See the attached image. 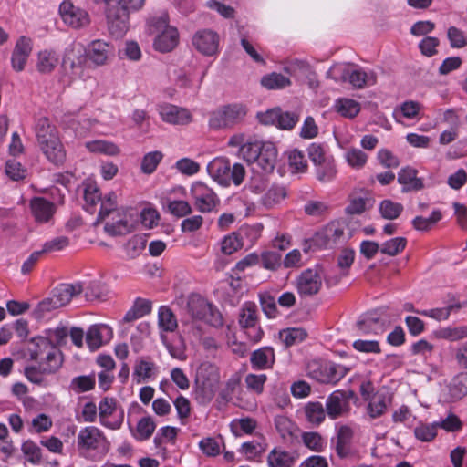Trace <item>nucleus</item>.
<instances>
[{"label":"nucleus","mask_w":467,"mask_h":467,"mask_svg":"<svg viewBox=\"0 0 467 467\" xmlns=\"http://www.w3.org/2000/svg\"><path fill=\"white\" fill-rule=\"evenodd\" d=\"M84 208L90 213L98 210L95 224L106 221L104 230L112 236L124 235L130 232V225L122 215L117 205V195L114 192L104 197L96 182H87L84 184Z\"/></svg>","instance_id":"nucleus-1"},{"label":"nucleus","mask_w":467,"mask_h":467,"mask_svg":"<svg viewBox=\"0 0 467 467\" xmlns=\"http://www.w3.org/2000/svg\"><path fill=\"white\" fill-rule=\"evenodd\" d=\"M221 381L220 368L210 361L202 362L196 368L194 379L195 399L200 404L210 403Z\"/></svg>","instance_id":"nucleus-2"},{"label":"nucleus","mask_w":467,"mask_h":467,"mask_svg":"<svg viewBox=\"0 0 467 467\" xmlns=\"http://www.w3.org/2000/svg\"><path fill=\"white\" fill-rule=\"evenodd\" d=\"M248 108L240 102L218 107L210 113L208 125L211 130H230L244 122Z\"/></svg>","instance_id":"nucleus-3"},{"label":"nucleus","mask_w":467,"mask_h":467,"mask_svg":"<svg viewBox=\"0 0 467 467\" xmlns=\"http://www.w3.org/2000/svg\"><path fill=\"white\" fill-rule=\"evenodd\" d=\"M76 444L78 455L92 461L97 453L106 454L109 449L106 436L95 426L81 428L77 435Z\"/></svg>","instance_id":"nucleus-4"},{"label":"nucleus","mask_w":467,"mask_h":467,"mask_svg":"<svg viewBox=\"0 0 467 467\" xmlns=\"http://www.w3.org/2000/svg\"><path fill=\"white\" fill-rule=\"evenodd\" d=\"M150 34L156 35L154 48L161 53L173 50L179 43V33L174 26L168 24V15L162 14L148 22Z\"/></svg>","instance_id":"nucleus-5"},{"label":"nucleus","mask_w":467,"mask_h":467,"mask_svg":"<svg viewBox=\"0 0 467 467\" xmlns=\"http://www.w3.org/2000/svg\"><path fill=\"white\" fill-rule=\"evenodd\" d=\"M327 76L336 81L348 82L357 88L374 85L377 76L373 71L366 72L347 64H336L327 71Z\"/></svg>","instance_id":"nucleus-6"},{"label":"nucleus","mask_w":467,"mask_h":467,"mask_svg":"<svg viewBox=\"0 0 467 467\" xmlns=\"http://www.w3.org/2000/svg\"><path fill=\"white\" fill-rule=\"evenodd\" d=\"M62 365V359L58 351L49 348L46 357L41 359L39 366H30L25 368V376L35 384H42L45 380V375L53 374L59 369Z\"/></svg>","instance_id":"nucleus-7"},{"label":"nucleus","mask_w":467,"mask_h":467,"mask_svg":"<svg viewBox=\"0 0 467 467\" xmlns=\"http://www.w3.org/2000/svg\"><path fill=\"white\" fill-rule=\"evenodd\" d=\"M190 192L195 208L201 213H211L220 203V199L214 191L203 182L192 183Z\"/></svg>","instance_id":"nucleus-8"},{"label":"nucleus","mask_w":467,"mask_h":467,"mask_svg":"<svg viewBox=\"0 0 467 467\" xmlns=\"http://www.w3.org/2000/svg\"><path fill=\"white\" fill-rule=\"evenodd\" d=\"M239 325L244 329L247 337L254 342H258L263 337V330L258 325L257 306L253 302H246L241 308Z\"/></svg>","instance_id":"nucleus-9"},{"label":"nucleus","mask_w":467,"mask_h":467,"mask_svg":"<svg viewBox=\"0 0 467 467\" xmlns=\"http://www.w3.org/2000/svg\"><path fill=\"white\" fill-rule=\"evenodd\" d=\"M59 14L63 22L75 29L86 27L90 24L88 13L74 5L69 0H65L60 4Z\"/></svg>","instance_id":"nucleus-10"},{"label":"nucleus","mask_w":467,"mask_h":467,"mask_svg":"<svg viewBox=\"0 0 467 467\" xmlns=\"http://www.w3.org/2000/svg\"><path fill=\"white\" fill-rule=\"evenodd\" d=\"M105 16L109 34L115 37H121L129 28V13L114 4L105 8Z\"/></svg>","instance_id":"nucleus-11"},{"label":"nucleus","mask_w":467,"mask_h":467,"mask_svg":"<svg viewBox=\"0 0 467 467\" xmlns=\"http://www.w3.org/2000/svg\"><path fill=\"white\" fill-rule=\"evenodd\" d=\"M314 241L319 246L329 248L345 242L344 223L338 221L329 223L321 231L316 234Z\"/></svg>","instance_id":"nucleus-12"},{"label":"nucleus","mask_w":467,"mask_h":467,"mask_svg":"<svg viewBox=\"0 0 467 467\" xmlns=\"http://www.w3.org/2000/svg\"><path fill=\"white\" fill-rule=\"evenodd\" d=\"M296 287L303 296L317 294L322 287L321 271L317 267L303 271L296 278Z\"/></svg>","instance_id":"nucleus-13"},{"label":"nucleus","mask_w":467,"mask_h":467,"mask_svg":"<svg viewBox=\"0 0 467 467\" xmlns=\"http://www.w3.org/2000/svg\"><path fill=\"white\" fill-rule=\"evenodd\" d=\"M87 62V51L83 44L73 42L65 49L63 55V66L69 68L72 74L79 76Z\"/></svg>","instance_id":"nucleus-14"},{"label":"nucleus","mask_w":467,"mask_h":467,"mask_svg":"<svg viewBox=\"0 0 467 467\" xmlns=\"http://www.w3.org/2000/svg\"><path fill=\"white\" fill-rule=\"evenodd\" d=\"M99 422L110 430H118L123 422V414L117 415V401L114 398L106 397L100 400L99 407Z\"/></svg>","instance_id":"nucleus-15"},{"label":"nucleus","mask_w":467,"mask_h":467,"mask_svg":"<svg viewBox=\"0 0 467 467\" xmlns=\"http://www.w3.org/2000/svg\"><path fill=\"white\" fill-rule=\"evenodd\" d=\"M185 309L192 319L210 322V317L214 315L213 305L205 298L196 294H192L188 297Z\"/></svg>","instance_id":"nucleus-16"},{"label":"nucleus","mask_w":467,"mask_h":467,"mask_svg":"<svg viewBox=\"0 0 467 467\" xmlns=\"http://www.w3.org/2000/svg\"><path fill=\"white\" fill-rule=\"evenodd\" d=\"M313 379L324 384H336L345 375L344 368L331 362L318 364L310 371Z\"/></svg>","instance_id":"nucleus-17"},{"label":"nucleus","mask_w":467,"mask_h":467,"mask_svg":"<svg viewBox=\"0 0 467 467\" xmlns=\"http://www.w3.org/2000/svg\"><path fill=\"white\" fill-rule=\"evenodd\" d=\"M192 45L204 56L215 55L219 47V36L212 30H200L193 36Z\"/></svg>","instance_id":"nucleus-18"},{"label":"nucleus","mask_w":467,"mask_h":467,"mask_svg":"<svg viewBox=\"0 0 467 467\" xmlns=\"http://www.w3.org/2000/svg\"><path fill=\"white\" fill-rule=\"evenodd\" d=\"M159 114L164 122L171 125H187L192 121V115L187 109L172 104L160 106Z\"/></svg>","instance_id":"nucleus-19"},{"label":"nucleus","mask_w":467,"mask_h":467,"mask_svg":"<svg viewBox=\"0 0 467 467\" xmlns=\"http://www.w3.org/2000/svg\"><path fill=\"white\" fill-rule=\"evenodd\" d=\"M112 337L113 331L110 327L104 324H96L88 327L86 333V343L89 349L94 351L109 342Z\"/></svg>","instance_id":"nucleus-20"},{"label":"nucleus","mask_w":467,"mask_h":467,"mask_svg":"<svg viewBox=\"0 0 467 467\" xmlns=\"http://www.w3.org/2000/svg\"><path fill=\"white\" fill-rule=\"evenodd\" d=\"M32 39L26 36H20L16 43L12 53L11 63L12 67L19 72L24 70L27 59L32 52Z\"/></svg>","instance_id":"nucleus-21"},{"label":"nucleus","mask_w":467,"mask_h":467,"mask_svg":"<svg viewBox=\"0 0 467 467\" xmlns=\"http://www.w3.org/2000/svg\"><path fill=\"white\" fill-rule=\"evenodd\" d=\"M87 51V59L88 58L96 66L106 65L113 55L111 46L102 40L92 41Z\"/></svg>","instance_id":"nucleus-22"},{"label":"nucleus","mask_w":467,"mask_h":467,"mask_svg":"<svg viewBox=\"0 0 467 467\" xmlns=\"http://www.w3.org/2000/svg\"><path fill=\"white\" fill-rule=\"evenodd\" d=\"M35 131L39 148L60 140L57 129L47 118L37 120Z\"/></svg>","instance_id":"nucleus-23"},{"label":"nucleus","mask_w":467,"mask_h":467,"mask_svg":"<svg viewBox=\"0 0 467 467\" xmlns=\"http://www.w3.org/2000/svg\"><path fill=\"white\" fill-rule=\"evenodd\" d=\"M230 161L225 158H215L207 166L209 175L223 186L230 185Z\"/></svg>","instance_id":"nucleus-24"},{"label":"nucleus","mask_w":467,"mask_h":467,"mask_svg":"<svg viewBox=\"0 0 467 467\" xmlns=\"http://www.w3.org/2000/svg\"><path fill=\"white\" fill-rule=\"evenodd\" d=\"M30 208L35 220L41 223L49 222L56 211L55 204L43 197L33 198Z\"/></svg>","instance_id":"nucleus-25"},{"label":"nucleus","mask_w":467,"mask_h":467,"mask_svg":"<svg viewBox=\"0 0 467 467\" xmlns=\"http://www.w3.org/2000/svg\"><path fill=\"white\" fill-rule=\"evenodd\" d=\"M398 182L402 185V192H417L424 188L422 179L418 177V171L411 167L402 168L399 171Z\"/></svg>","instance_id":"nucleus-26"},{"label":"nucleus","mask_w":467,"mask_h":467,"mask_svg":"<svg viewBox=\"0 0 467 467\" xmlns=\"http://www.w3.org/2000/svg\"><path fill=\"white\" fill-rule=\"evenodd\" d=\"M353 435L354 431L349 426L340 425L337 427L335 451L339 458L345 459L351 455Z\"/></svg>","instance_id":"nucleus-27"},{"label":"nucleus","mask_w":467,"mask_h":467,"mask_svg":"<svg viewBox=\"0 0 467 467\" xmlns=\"http://www.w3.org/2000/svg\"><path fill=\"white\" fill-rule=\"evenodd\" d=\"M83 286L80 283L76 284H61L54 288L52 296L58 306H65L74 296L82 293Z\"/></svg>","instance_id":"nucleus-28"},{"label":"nucleus","mask_w":467,"mask_h":467,"mask_svg":"<svg viewBox=\"0 0 467 467\" xmlns=\"http://www.w3.org/2000/svg\"><path fill=\"white\" fill-rule=\"evenodd\" d=\"M286 197V191L285 187L273 184L268 187L263 195L260 197L258 203L265 210L274 209Z\"/></svg>","instance_id":"nucleus-29"},{"label":"nucleus","mask_w":467,"mask_h":467,"mask_svg":"<svg viewBox=\"0 0 467 467\" xmlns=\"http://www.w3.org/2000/svg\"><path fill=\"white\" fill-rule=\"evenodd\" d=\"M277 150L271 142H265L254 164L264 172H271L275 167Z\"/></svg>","instance_id":"nucleus-30"},{"label":"nucleus","mask_w":467,"mask_h":467,"mask_svg":"<svg viewBox=\"0 0 467 467\" xmlns=\"http://www.w3.org/2000/svg\"><path fill=\"white\" fill-rule=\"evenodd\" d=\"M157 366L150 358H140L135 365L132 373L133 379L140 384L156 375Z\"/></svg>","instance_id":"nucleus-31"},{"label":"nucleus","mask_w":467,"mask_h":467,"mask_svg":"<svg viewBox=\"0 0 467 467\" xmlns=\"http://www.w3.org/2000/svg\"><path fill=\"white\" fill-rule=\"evenodd\" d=\"M296 457L281 447H275L267 455L268 467H293Z\"/></svg>","instance_id":"nucleus-32"},{"label":"nucleus","mask_w":467,"mask_h":467,"mask_svg":"<svg viewBox=\"0 0 467 467\" xmlns=\"http://www.w3.org/2000/svg\"><path fill=\"white\" fill-rule=\"evenodd\" d=\"M251 365L255 369L271 368L275 363V353L272 348L265 347L254 350L250 358Z\"/></svg>","instance_id":"nucleus-33"},{"label":"nucleus","mask_w":467,"mask_h":467,"mask_svg":"<svg viewBox=\"0 0 467 467\" xmlns=\"http://www.w3.org/2000/svg\"><path fill=\"white\" fill-rule=\"evenodd\" d=\"M303 414L305 420L311 426H319L324 422L326 419L325 408L319 401L307 402L303 407Z\"/></svg>","instance_id":"nucleus-34"},{"label":"nucleus","mask_w":467,"mask_h":467,"mask_svg":"<svg viewBox=\"0 0 467 467\" xmlns=\"http://www.w3.org/2000/svg\"><path fill=\"white\" fill-rule=\"evenodd\" d=\"M357 327L362 334H379L384 330V324L377 313H368L357 322Z\"/></svg>","instance_id":"nucleus-35"},{"label":"nucleus","mask_w":467,"mask_h":467,"mask_svg":"<svg viewBox=\"0 0 467 467\" xmlns=\"http://www.w3.org/2000/svg\"><path fill=\"white\" fill-rule=\"evenodd\" d=\"M302 444L311 451L323 452L327 445L326 438L319 432L314 431H303L301 433Z\"/></svg>","instance_id":"nucleus-36"},{"label":"nucleus","mask_w":467,"mask_h":467,"mask_svg":"<svg viewBox=\"0 0 467 467\" xmlns=\"http://www.w3.org/2000/svg\"><path fill=\"white\" fill-rule=\"evenodd\" d=\"M346 405L343 393L335 391L327 397L325 410L330 419L336 420L344 413Z\"/></svg>","instance_id":"nucleus-37"},{"label":"nucleus","mask_w":467,"mask_h":467,"mask_svg":"<svg viewBox=\"0 0 467 467\" xmlns=\"http://www.w3.org/2000/svg\"><path fill=\"white\" fill-rule=\"evenodd\" d=\"M58 64V57L53 50L39 51L36 59V69L41 74L51 73Z\"/></svg>","instance_id":"nucleus-38"},{"label":"nucleus","mask_w":467,"mask_h":467,"mask_svg":"<svg viewBox=\"0 0 467 467\" xmlns=\"http://www.w3.org/2000/svg\"><path fill=\"white\" fill-rule=\"evenodd\" d=\"M275 426L283 441H292L298 431L297 425L285 416H277L275 418Z\"/></svg>","instance_id":"nucleus-39"},{"label":"nucleus","mask_w":467,"mask_h":467,"mask_svg":"<svg viewBox=\"0 0 467 467\" xmlns=\"http://www.w3.org/2000/svg\"><path fill=\"white\" fill-rule=\"evenodd\" d=\"M315 174L317 180L322 183H328L334 181L337 174L334 158H327L324 162L315 166Z\"/></svg>","instance_id":"nucleus-40"},{"label":"nucleus","mask_w":467,"mask_h":467,"mask_svg":"<svg viewBox=\"0 0 467 467\" xmlns=\"http://www.w3.org/2000/svg\"><path fill=\"white\" fill-rule=\"evenodd\" d=\"M158 326L161 332H174L177 329V317L169 306H161L159 307Z\"/></svg>","instance_id":"nucleus-41"},{"label":"nucleus","mask_w":467,"mask_h":467,"mask_svg":"<svg viewBox=\"0 0 467 467\" xmlns=\"http://www.w3.org/2000/svg\"><path fill=\"white\" fill-rule=\"evenodd\" d=\"M360 104L348 98L337 99L334 103V109L344 118L353 119L360 111Z\"/></svg>","instance_id":"nucleus-42"},{"label":"nucleus","mask_w":467,"mask_h":467,"mask_svg":"<svg viewBox=\"0 0 467 467\" xmlns=\"http://www.w3.org/2000/svg\"><path fill=\"white\" fill-rule=\"evenodd\" d=\"M47 159L55 165H61L66 160V150L60 140L40 148Z\"/></svg>","instance_id":"nucleus-43"},{"label":"nucleus","mask_w":467,"mask_h":467,"mask_svg":"<svg viewBox=\"0 0 467 467\" xmlns=\"http://www.w3.org/2000/svg\"><path fill=\"white\" fill-rule=\"evenodd\" d=\"M86 148L92 153H100L108 156H117L120 149L117 144L104 140H96L86 142Z\"/></svg>","instance_id":"nucleus-44"},{"label":"nucleus","mask_w":467,"mask_h":467,"mask_svg":"<svg viewBox=\"0 0 467 467\" xmlns=\"http://www.w3.org/2000/svg\"><path fill=\"white\" fill-rule=\"evenodd\" d=\"M403 205L390 199H385L380 202L379 211L382 218L386 220H395L403 212Z\"/></svg>","instance_id":"nucleus-45"},{"label":"nucleus","mask_w":467,"mask_h":467,"mask_svg":"<svg viewBox=\"0 0 467 467\" xmlns=\"http://www.w3.org/2000/svg\"><path fill=\"white\" fill-rule=\"evenodd\" d=\"M261 85L267 89H281L290 86L291 80L281 73L273 72L261 78Z\"/></svg>","instance_id":"nucleus-46"},{"label":"nucleus","mask_w":467,"mask_h":467,"mask_svg":"<svg viewBox=\"0 0 467 467\" xmlns=\"http://www.w3.org/2000/svg\"><path fill=\"white\" fill-rule=\"evenodd\" d=\"M268 186V182L262 175H254L251 177L249 182L244 187V194L248 199L251 195L262 196Z\"/></svg>","instance_id":"nucleus-47"},{"label":"nucleus","mask_w":467,"mask_h":467,"mask_svg":"<svg viewBox=\"0 0 467 467\" xmlns=\"http://www.w3.org/2000/svg\"><path fill=\"white\" fill-rule=\"evenodd\" d=\"M265 142L247 141L240 148V154L248 163L254 164Z\"/></svg>","instance_id":"nucleus-48"},{"label":"nucleus","mask_w":467,"mask_h":467,"mask_svg":"<svg viewBox=\"0 0 467 467\" xmlns=\"http://www.w3.org/2000/svg\"><path fill=\"white\" fill-rule=\"evenodd\" d=\"M257 423L252 418L235 419L230 423V428L233 434L240 437L243 434H251L256 428Z\"/></svg>","instance_id":"nucleus-49"},{"label":"nucleus","mask_w":467,"mask_h":467,"mask_svg":"<svg viewBox=\"0 0 467 467\" xmlns=\"http://www.w3.org/2000/svg\"><path fill=\"white\" fill-rule=\"evenodd\" d=\"M368 154L358 148H349L345 152L347 163L353 169H362L368 161Z\"/></svg>","instance_id":"nucleus-50"},{"label":"nucleus","mask_w":467,"mask_h":467,"mask_svg":"<svg viewBox=\"0 0 467 467\" xmlns=\"http://www.w3.org/2000/svg\"><path fill=\"white\" fill-rule=\"evenodd\" d=\"M156 429L153 419L150 416L141 418L136 426L134 437L138 441H146L150 439Z\"/></svg>","instance_id":"nucleus-51"},{"label":"nucleus","mask_w":467,"mask_h":467,"mask_svg":"<svg viewBox=\"0 0 467 467\" xmlns=\"http://www.w3.org/2000/svg\"><path fill=\"white\" fill-rule=\"evenodd\" d=\"M388 408L386 397L378 394L372 397L367 406V412L371 419H377L382 416Z\"/></svg>","instance_id":"nucleus-52"},{"label":"nucleus","mask_w":467,"mask_h":467,"mask_svg":"<svg viewBox=\"0 0 467 467\" xmlns=\"http://www.w3.org/2000/svg\"><path fill=\"white\" fill-rule=\"evenodd\" d=\"M279 337L286 347H290L302 342L306 337V332L303 328L290 327L281 331Z\"/></svg>","instance_id":"nucleus-53"},{"label":"nucleus","mask_w":467,"mask_h":467,"mask_svg":"<svg viewBox=\"0 0 467 467\" xmlns=\"http://www.w3.org/2000/svg\"><path fill=\"white\" fill-rule=\"evenodd\" d=\"M442 218L440 210H433L430 217L416 216L412 220V225L417 231H428Z\"/></svg>","instance_id":"nucleus-54"},{"label":"nucleus","mask_w":467,"mask_h":467,"mask_svg":"<svg viewBox=\"0 0 467 467\" xmlns=\"http://www.w3.org/2000/svg\"><path fill=\"white\" fill-rule=\"evenodd\" d=\"M96 383L95 375L78 376L70 382V389L76 393H82L94 389Z\"/></svg>","instance_id":"nucleus-55"},{"label":"nucleus","mask_w":467,"mask_h":467,"mask_svg":"<svg viewBox=\"0 0 467 467\" xmlns=\"http://www.w3.org/2000/svg\"><path fill=\"white\" fill-rule=\"evenodd\" d=\"M438 425L436 423L420 422L414 429L415 437L424 442L431 441L437 435Z\"/></svg>","instance_id":"nucleus-56"},{"label":"nucleus","mask_w":467,"mask_h":467,"mask_svg":"<svg viewBox=\"0 0 467 467\" xmlns=\"http://www.w3.org/2000/svg\"><path fill=\"white\" fill-rule=\"evenodd\" d=\"M450 393L455 399H462L467 395V372H462L453 378Z\"/></svg>","instance_id":"nucleus-57"},{"label":"nucleus","mask_w":467,"mask_h":467,"mask_svg":"<svg viewBox=\"0 0 467 467\" xmlns=\"http://www.w3.org/2000/svg\"><path fill=\"white\" fill-rule=\"evenodd\" d=\"M163 158L161 151L155 150L144 155L141 161L140 169L145 174H151L157 169L159 163Z\"/></svg>","instance_id":"nucleus-58"},{"label":"nucleus","mask_w":467,"mask_h":467,"mask_svg":"<svg viewBox=\"0 0 467 467\" xmlns=\"http://www.w3.org/2000/svg\"><path fill=\"white\" fill-rule=\"evenodd\" d=\"M406 244V238L395 237L383 243L380 246V252L389 256H395L405 249Z\"/></svg>","instance_id":"nucleus-59"},{"label":"nucleus","mask_w":467,"mask_h":467,"mask_svg":"<svg viewBox=\"0 0 467 467\" xmlns=\"http://www.w3.org/2000/svg\"><path fill=\"white\" fill-rule=\"evenodd\" d=\"M288 164L295 172H305L308 166L304 153L296 149L288 152Z\"/></svg>","instance_id":"nucleus-60"},{"label":"nucleus","mask_w":467,"mask_h":467,"mask_svg":"<svg viewBox=\"0 0 467 467\" xmlns=\"http://www.w3.org/2000/svg\"><path fill=\"white\" fill-rule=\"evenodd\" d=\"M436 337L450 341H457L467 337V327H443L436 332Z\"/></svg>","instance_id":"nucleus-61"},{"label":"nucleus","mask_w":467,"mask_h":467,"mask_svg":"<svg viewBox=\"0 0 467 467\" xmlns=\"http://www.w3.org/2000/svg\"><path fill=\"white\" fill-rule=\"evenodd\" d=\"M243 246V241L239 238L236 233H231L223 237L221 241V251L223 254L230 255Z\"/></svg>","instance_id":"nucleus-62"},{"label":"nucleus","mask_w":467,"mask_h":467,"mask_svg":"<svg viewBox=\"0 0 467 467\" xmlns=\"http://www.w3.org/2000/svg\"><path fill=\"white\" fill-rule=\"evenodd\" d=\"M447 37L452 48H463L467 46V36L456 26H449Z\"/></svg>","instance_id":"nucleus-63"},{"label":"nucleus","mask_w":467,"mask_h":467,"mask_svg":"<svg viewBox=\"0 0 467 467\" xmlns=\"http://www.w3.org/2000/svg\"><path fill=\"white\" fill-rule=\"evenodd\" d=\"M52 426V419L45 413H40L32 420L29 431L32 433L47 432Z\"/></svg>","instance_id":"nucleus-64"}]
</instances>
